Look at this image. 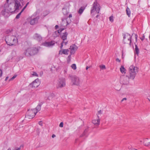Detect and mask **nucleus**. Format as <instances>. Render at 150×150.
<instances>
[{
  "mask_svg": "<svg viewBox=\"0 0 150 150\" xmlns=\"http://www.w3.org/2000/svg\"><path fill=\"white\" fill-rule=\"evenodd\" d=\"M69 51V50L68 49L64 50H60L59 52V54H68V52Z\"/></svg>",
  "mask_w": 150,
  "mask_h": 150,
  "instance_id": "19",
  "label": "nucleus"
},
{
  "mask_svg": "<svg viewBox=\"0 0 150 150\" xmlns=\"http://www.w3.org/2000/svg\"><path fill=\"white\" fill-rule=\"evenodd\" d=\"M58 27H59V26L57 25H56L55 26V28L56 29H57Z\"/></svg>",
  "mask_w": 150,
  "mask_h": 150,
  "instance_id": "50",
  "label": "nucleus"
},
{
  "mask_svg": "<svg viewBox=\"0 0 150 150\" xmlns=\"http://www.w3.org/2000/svg\"><path fill=\"white\" fill-rule=\"evenodd\" d=\"M67 43V41H65V40H63L62 42L61 43V47H62L64 46V45L66 46V45Z\"/></svg>",
  "mask_w": 150,
  "mask_h": 150,
  "instance_id": "31",
  "label": "nucleus"
},
{
  "mask_svg": "<svg viewBox=\"0 0 150 150\" xmlns=\"http://www.w3.org/2000/svg\"><path fill=\"white\" fill-rule=\"evenodd\" d=\"M21 146L19 148H13L11 149V148H8L7 150H20L21 149Z\"/></svg>",
  "mask_w": 150,
  "mask_h": 150,
  "instance_id": "30",
  "label": "nucleus"
},
{
  "mask_svg": "<svg viewBox=\"0 0 150 150\" xmlns=\"http://www.w3.org/2000/svg\"><path fill=\"white\" fill-rule=\"evenodd\" d=\"M69 18H70L71 17H72V15L71 14H70L69 15Z\"/></svg>",
  "mask_w": 150,
  "mask_h": 150,
  "instance_id": "52",
  "label": "nucleus"
},
{
  "mask_svg": "<svg viewBox=\"0 0 150 150\" xmlns=\"http://www.w3.org/2000/svg\"><path fill=\"white\" fill-rule=\"evenodd\" d=\"M100 119L98 118L97 120H93L92 121V123L96 126H98L100 124Z\"/></svg>",
  "mask_w": 150,
  "mask_h": 150,
  "instance_id": "18",
  "label": "nucleus"
},
{
  "mask_svg": "<svg viewBox=\"0 0 150 150\" xmlns=\"http://www.w3.org/2000/svg\"><path fill=\"white\" fill-rule=\"evenodd\" d=\"M40 84L39 79H37L35 80L30 85L32 88H37Z\"/></svg>",
  "mask_w": 150,
  "mask_h": 150,
  "instance_id": "12",
  "label": "nucleus"
},
{
  "mask_svg": "<svg viewBox=\"0 0 150 150\" xmlns=\"http://www.w3.org/2000/svg\"><path fill=\"white\" fill-rule=\"evenodd\" d=\"M148 99L150 101V99H149V98H148Z\"/></svg>",
  "mask_w": 150,
  "mask_h": 150,
  "instance_id": "63",
  "label": "nucleus"
},
{
  "mask_svg": "<svg viewBox=\"0 0 150 150\" xmlns=\"http://www.w3.org/2000/svg\"><path fill=\"white\" fill-rule=\"evenodd\" d=\"M127 100V98H124L121 100V102H122L124 100Z\"/></svg>",
  "mask_w": 150,
  "mask_h": 150,
  "instance_id": "45",
  "label": "nucleus"
},
{
  "mask_svg": "<svg viewBox=\"0 0 150 150\" xmlns=\"http://www.w3.org/2000/svg\"><path fill=\"white\" fill-rule=\"evenodd\" d=\"M11 32V30H8L6 31V33L9 34Z\"/></svg>",
  "mask_w": 150,
  "mask_h": 150,
  "instance_id": "38",
  "label": "nucleus"
},
{
  "mask_svg": "<svg viewBox=\"0 0 150 150\" xmlns=\"http://www.w3.org/2000/svg\"><path fill=\"white\" fill-rule=\"evenodd\" d=\"M29 2H28V3L26 4V5H26V6H28V5L29 4Z\"/></svg>",
  "mask_w": 150,
  "mask_h": 150,
  "instance_id": "57",
  "label": "nucleus"
},
{
  "mask_svg": "<svg viewBox=\"0 0 150 150\" xmlns=\"http://www.w3.org/2000/svg\"><path fill=\"white\" fill-rule=\"evenodd\" d=\"M77 47H72L71 49L70 53L71 54H73L74 53L75 50H76Z\"/></svg>",
  "mask_w": 150,
  "mask_h": 150,
  "instance_id": "22",
  "label": "nucleus"
},
{
  "mask_svg": "<svg viewBox=\"0 0 150 150\" xmlns=\"http://www.w3.org/2000/svg\"><path fill=\"white\" fill-rule=\"evenodd\" d=\"M56 137V135L54 134H53L52 135V137L53 138H54V137Z\"/></svg>",
  "mask_w": 150,
  "mask_h": 150,
  "instance_id": "51",
  "label": "nucleus"
},
{
  "mask_svg": "<svg viewBox=\"0 0 150 150\" xmlns=\"http://www.w3.org/2000/svg\"><path fill=\"white\" fill-rule=\"evenodd\" d=\"M84 9H82V7L80 8L78 11L79 13L80 14H81L83 13Z\"/></svg>",
  "mask_w": 150,
  "mask_h": 150,
  "instance_id": "34",
  "label": "nucleus"
},
{
  "mask_svg": "<svg viewBox=\"0 0 150 150\" xmlns=\"http://www.w3.org/2000/svg\"><path fill=\"white\" fill-rule=\"evenodd\" d=\"M71 67L74 70H75L76 68V66L75 64H72L71 66Z\"/></svg>",
  "mask_w": 150,
  "mask_h": 150,
  "instance_id": "33",
  "label": "nucleus"
},
{
  "mask_svg": "<svg viewBox=\"0 0 150 150\" xmlns=\"http://www.w3.org/2000/svg\"><path fill=\"white\" fill-rule=\"evenodd\" d=\"M68 33L67 32H65L64 33H63L61 35L62 38L63 40H65L67 39V36Z\"/></svg>",
  "mask_w": 150,
  "mask_h": 150,
  "instance_id": "20",
  "label": "nucleus"
},
{
  "mask_svg": "<svg viewBox=\"0 0 150 150\" xmlns=\"http://www.w3.org/2000/svg\"><path fill=\"white\" fill-rule=\"evenodd\" d=\"M71 56V55H69V56H68V57H70Z\"/></svg>",
  "mask_w": 150,
  "mask_h": 150,
  "instance_id": "62",
  "label": "nucleus"
},
{
  "mask_svg": "<svg viewBox=\"0 0 150 150\" xmlns=\"http://www.w3.org/2000/svg\"><path fill=\"white\" fill-rule=\"evenodd\" d=\"M100 9V6L96 1H95L93 5V6L91 8V13H98Z\"/></svg>",
  "mask_w": 150,
  "mask_h": 150,
  "instance_id": "5",
  "label": "nucleus"
},
{
  "mask_svg": "<svg viewBox=\"0 0 150 150\" xmlns=\"http://www.w3.org/2000/svg\"><path fill=\"white\" fill-rule=\"evenodd\" d=\"M129 150H137L135 149H130Z\"/></svg>",
  "mask_w": 150,
  "mask_h": 150,
  "instance_id": "55",
  "label": "nucleus"
},
{
  "mask_svg": "<svg viewBox=\"0 0 150 150\" xmlns=\"http://www.w3.org/2000/svg\"><path fill=\"white\" fill-rule=\"evenodd\" d=\"M110 21L111 22H112L113 21V17L112 16H110L109 18Z\"/></svg>",
  "mask_w": 150,
  "mask_h": 150,
  "instance_id": "36",
  "label": "nucleus"
},
{
  "mask_svg": "<svg viewBox=\"0 0 150 150\" xmlns=\"http://www.w3.org/2000/svg\"><path fill=\"white\" fill-rule=\"evenodd\" d=\"M126 11L127 15L128 16V17H129L131 14V12L130 9L128 7H127L126 9Z\"/></svg>",
  "mask_w": 150,
  "mask_h": 150,
  "instance_id": "23",
  "label": "nucleus"
},
{
  "mask_svg": "<svg viewBox=\"0 0 150 150\" xmlns=\"http://www.w3.org/2000/svg\"><path fill=\"white\" fill-rule=\"evenodd\" d=\"M5 40L8 45L12 46L15 45V44L17 43L18 39L15 36L8 35L6 37Z\"/></svg>",
  "mask_w": 150,
  "mask_h": 150,
  "instance_id": "1",
  "label": "nucleus"
},
{
  "mask_svg": "<svg viewBox=\"0 0 150 150\" xmlns=\"http://www.w3.org/2000/svg\"><path fill=\"white\" fill-rule=\"evenodd\" d=\"M89 68V67H88V66L86 67V70H87Z\"/></svg>",
  "mask_w": 150,
  "mask_h": 150,
  "instance_id": "54",
  "label": "nucleus"
},
{
  "mask_svg": "<svg viewBox=\"0 0 150 150\" xmlns=\"http://www.w3.org/2000/svg\"><path fill=\"white\" fill-rule=\"evenodd\" d=\"M147 139H148L147 138H146L144 139V145L146 146H148L150 144L149 142H147Z\"/></svg>",
  "mask_w": 150,
  "mask_h": 150,
  "instance_id": "25",
  "label": "nucleus"
},
{
  "mask_svg": "<svg viewBox=\"0 0 150 150\" xmlns=\"http://www.w3.org/2000/svg\"><path fill=\"white\" fill-rule=\"evenodd\" d=\"M135 40H136V41H137V35H136V34H135Z\"/></svg>",
  "mask_w": 150,
  "mask_h": 150,
  "instance_id": "49",
  "label": "nucleus"
},
{
  "mask_svg": "<svg viewBox=\"0 0 150 150\" xmlns=\"http://www.w3.org/2000/svg\"><path fill=\"white\" fill-rule=\"evenodd\" d=\"M35 110V109L28 110L26 113L25 117L28 119H32L34 117L36 114L34 112Z\"/></svg>",
  "mask_w": 150,
  "mask_h": 150,
  "instance_id": "7",
  "label": "nucleus"
},
{
  "mask_svg": "<svg viewBox=\"0 0 150 150\" xmlns=\"http://www.w3.org/2000/svg\"><path fill=\"white\" fill-rule=\"evenodd\" d=\"M130 79H131L128 76H123L121 78L120 82L124 85H127L129 83Z\"/></svg>",
  "mask_w": 150,
  "mask_h": 150,
  "instance_id": "9",
  "label": "nucleus"
},
{
  "mask_svg": "<svg viewBox=\"0 0 150 150\" xmlns=\"http://www.w3.org/2000/svg\"><path fill=\"white\" fill-rule=\"evenodd\" d=\"M32 75L34 76H38V75L37 74L36 72H33V73L32 74Z\"/></svg>",
  "mask_w": 150,
  "mask_h": 150,
  "instance_id": "37",
  "label": "nucleus"
},
{
  "mask_svg": "<svg viewBox=\"0 0 150 150\" xmlns=\"http://www.w3.org/2000/svg\"><path fill=\"white\" fill-rule=\"evenodd\" d=\"M38 51V50L37 47H28L25 53V55L28 57L35 54Z\"/></svg>",
  "mask_w": 150,
  "mask_h": 150,
  "instance_id": "3",
  "label": "nucleus"
},
{
  "mask_svg": "<svg viewBox=\"0 0 150 150\" xmlns=\"http://www.w3.org/2000/svg\"><path fill=\"white\" fill-rule=\"evenodd\" d=\"M2 74V71L1 69H0V77H1Z\"/></svg>",
  "mask_w": 150,
  "mask_h": 150,
  "instance_id": "42",
  "label": "nucleus"
},
{
  "mask_svg": "<svg viewBox=\"0 0 150 150\" xmlns=\"http://www.w3.org/2000/svg\"><path fill=\"white\" fill-rule=\"evenodd\" d=\"M120 70L121 73H123L125 72V69L124 68L123 66H121Z\"/></svg>",
  "mask_w": 150,
  "mask_h": 150,
  "instance_id": "26",
  "label": "nucleus"
},
{
  "mask_svg": "<svg viewBox=\"0 0 150 150\" xmlns=\"http://www.w3.org/2000/svg\"><path fill=\"white\" fill-rule=\"evenodd\" d=\"M138 71L139 69L137 67L134 66L133 65H131L129 67L128 69L129 78L133 80Z\"/></svg>",
  "mask_w": 150,
  "mask_h": 150,
  "instance_id": "2",
  "label": "nucleus"
},
{
  "mask_svg": "<svg viewBox=\"0 0 150 150\" xmlns=\"http://www.w3.org/2000/svg\"><path fill=\"white\" fill-rule=\"evenodd\" d=\"M116 61H117V62H120V60L118 58H117L116 59Z\"/></svg>",
  "mask_w": 150,
  "mask_h": 150,
  "instance_id": "47",
  "label": "nucleus"
},
{
  "mask_svg": "<svg viewBox=\"0 0 150 150\" xmlns=\"http://www.w3.org/2000/svg\"><path fill=\"white\" fill-rule=\"evenodd\" d=\"M88 131V129L87 128L85 129L84 131L83 132L82 134V136H86V134Z\"/></svg>",
  "mask_w": 150,
  "mask_h": 150,
  "instance_id": "29",
  "label": "nucleus"
},
{
  "mask_svg": "<svg viewBox=\"0 0 150 150\" xmlns=\"http://www.w3.org/2000/svg\"><path fill=\"white\" fill-rule=\"evenodd\" d=\"M22 12L21 11L20 13H19L18 14H17L16 15V18L17 19H18L20 18V17L21 16V13H22Z\"/></svg>",
  "mask_w": 150,
  "mask_h": 150,
  "instance_id": "35",
  "label": "nucleus"
},
{
  "mask_svg": "<svg viewBox=\"0 0 150 150\" xmlns=\"http://www.w3.org/2000/svg\"><path fill=\"white\" fill-rule=\"evenodd\" d=\"M16 76L15 75L13 77H12V78L10 80H13L14 79Z\"/></svg>",
  "mask_w": 150,
  "mask_h": 150,
  "instance_id": "43",
  "label": "nucleus"
},
{
  "mask_svg": "<svg viewBox=\"0 0 150 150\" xmlns=\"http://www.w3.org/2000/svg\"><path fill=\"white\" fill-rule=\"evenodd\" d=\"M2 15L4 16L5 17H8L10 15L11 12L8 10H7V8L4 6V8L1 12Z\"/></svg>",
  "mask_w": 150,
  "mask_h": 150,
  "instance_id": "13",
  "label": "nucleus"
},
{
  "mask_svg": "<svg viewBox=\"0 0 150 150\" xmlns=\"http://www.w3.org/2000/svg\"><path fill=\"white\" fill-rule=\"evenodd\" d=\"M27 6L26 5L25 6L23 7V8L22 9L21 11L23 12L24 10H25V9L27 7Z\"/></svg>",
  "mask_w": 150,
  "mask_h": 150,
  "instance_id": "44",
  "label": "nucleus"
},
{
  "mask_svg": "<svg viewBox=\"0 0 150 150\" xmlns=\"http://www.w3.org/2000/svg\"><path fill=\"white\" fill-rule=\"evenodd\" d=\"M8 1L9 0H6L7 3L5 5V6L7 8V10H8L11 13L17 11L19 10L20 8L18 9H16V8L15 7V2L14 1L13 2V4L10 3V4H8Z\"/></svg>",
  "mask_w": 150,
  "mask_h": 150,
  "instance_id": "4",
  "label": "nucleus"
},
{
  "mask_svg": "<svg viewBox=\"0 0 150 150\" xmlns=\"http://www.w3.org/2000/svg\"><path fill=\"white\" fill-rule=\"evenodd\" d=\"M71 82L74 85L79 86L81 83L79 78L76 76L72 77L71 79Z\"/></svg>",
  "mask_w": 150,
  "mask_h": 150,
  "instance_id": "10",
  "label": "nucleus"
},
{
  "mask_svg": "<svg viewBox=\"0 0 150 150\" xmlns=\"http://www.w3.org/2000/svg\"><path fill=\"white\" fill-rule=\"evenodd\" d=\"M37 130H38V131H39V130H40V129H39L38 128V129H37Z\"/></svg>",
  "mask_w": 150,
  "mask_h": 150,
  "instance_id": "61",
  "label": "nucleus"
},
{
  "mask_svg": "<svg viewBox=\"0 0 150 150\" xmlns=\"http://www.w3.org/2000/svg\"><path fill=\"white\" fill-rule=\"evenodd\" d=\"M139 52V49L138 47H135V50H134V54L135 55L137 54V56H138Z\"/></svg>",
  "mask_w": 150,
  "mask_h": 150,
  "instance_id": "24",
  "label": "nucleus"
},
{
  "mask_svg": "<svg viewBox=\"0 0 150 150\" xmlns=\"http://www.w3.org/2000/svg\"><path fill=\"white\" fill-rule=\"evenodd\" d=\"M39 18V16H37L35 18L31 19L30 21V23L31 25H33L37 23Z\"/></svg>",
  "mask_w": 150,
  "mask_h": 150,
  "instance_id": "16",
  "label": "nucleus"
},
{
  "mask_svg": "<svg viewBox=\"0 0 150 150\" xmlns=\"http://www.w3.org/2000/svg\"><path fill=\"white\" fill-rule=\"evenodd\" d=\"M149 40H150V34H149Z\"/></svg>",
  "mask_w": 150,
  "mask_h": 150,
  "instance_id": "60",
  "label": "nucleus"
},
{
  "mask_svg": "<svg viewBox=\"0 0 150 150\" xmlns=\"http://www.w3.org/2000/svg\"><path fill=\"white\" fill-rule=\"evenodd\" d=\"M34 39L39 42L41 41L42 39V38L40 35V34L36 33L33 36Z\"/></svg>",
  "mask_w": 150,
  "mask_h": 150,
  "instance_id": "15",
  "label": "nucleus"
},
{
  "mask_svg": "<svg viewBox=\"0 0 150 150\" xmlns=\"http://www.w3.org/2000/svg\"><path fill=\"white\" fill-rule=\"evenodd\" d=\"M55 44L54 41H52L50 42H43L42 45L45 46H53Z\"/></svg>",
  "mask_w": 150,
  "mask_h": 150,
  "instance_id": "14",
  "label": "nucleus"
},
{
  "mask_svg": "<svg viewBox=\"0 0 150 150\" xmlns=\"http://www.w3.org/2000/svg\"><path fill=\"white\" fill-rule=\"evenodd\" d=\"M100 68L102 70L105 69H106L105 66L104 65H101L99 66Z\"/></svg>",
  "mask_w": 150,
  "mask_h": 150,
  "instance_id": "32",
  "label": "nucleus"
},
{
  "mask_svg": "<svg viewBox=\"0 0 150 150\" xmlns=\"http://www.w3.org/2000/svg\"><path fill=\"white\" fill-rule=\"evenodd\" d=\"M102 114V112L101 110H100L99 111H98V113L97 114L98 118H100V116Z\"/></svg>",
  "mask_w": 150,
  "mask_h": 150,
  "instance_id": "28",
  "label": "nucleus"
},
{
  "mask_svg": "<svg viewBox=\"0 0 150 150\" xmlns=\"http://www.w3.org/2000/svg\"><path fill=\"white\" fill-rule=\"evenodd\" d=\"M43 102H42L39 103L38 105L37 106L35 109H35V112H34L36 114L41 110V106L43 104Z\"/></svg>",
  "mask_w": 150,
  "mask_h": 150,
  "instance_id": "17",
  "label": "nucleus"
},
{
  "mask_svg": "<svg viewBox=\"0 0 150 150\" xmlns=\"http://www.w3.org/2000/svg\"><path fill=\"white\" fill-rule=\"evenodd\" d=\"M131 35L128 33L125 34L123 37V42L124 44H129L130 46L133 47L134 45L133 44L131 45Z\"/></svg>",
  "mask_w": 150,
  "mask_h": 150,
  "instance_id": "6",
  "label": "nucleus"
},
{
  "mask_svg": "<svg viewBox=\"0 0 150 150\" xmlns=\"http://www.w3.org/2000/svg\"><path fill=\"white\" fill-rule=\"evenodd\" d=\"M67 71V68H65L64 69L63 73L64 74V77H66V76Z\"/></svg>",
  "mask_w": 150,
  "mask_h": 150,
  "instance_id": "27",
  "label": "nucleus"
},
{
  "mask_svg": "<svg viewBox=\"0 0 150 150\" xmlns=\"http://www.w3.org/2000/svg\"><path fill=\"white\" fill-rule=\"evenodd\" d=\"M134 44L135 45V47H137V45L135 43H134Z\"/></svg>",
  "mask_w": 150,
  "mask_h": 150,
  "instance_id": "56",
  "label": "nucleus"
},
{
  "mask_svg": "<svg viewBox=\"0 0 150 150\" xmlns=\"http://www.w3.org/2000/svg\"><path fill=\"white\" fill-rule=\"evenodd\" d=\"M64 29H61V30H58V33H61L62 30H63Z\"/></svg>",
  "mask_w": 150,
  "mask_h": 150,
  "instance_id": "46",
  "label": "nucleus"
},
{
  "mask_svg": "<svg viewBox=\"0 0 150 150\" xmlns=\"http://www.w3.org/2000/svg\"><path fill=\"white\" fill-rule=\"evenodd\" d=\"M66 85V81L64 78H62L59 79L57 84L58 88H62Z\"/></svg>",
  "mask_w": 150,
  "mask_h": 150,
  "instance_id": "8",
  "label": "nucleus"
},
{
  "mask_svg": "<svg viewBox=\"0 0 150 150\" xmlns=\"http://www.w3.org/2000/svg\"><path fill=\"white\" fill-rule=\"evenodd\" d=\"M24 0H14L15 2V7L16 9H18L22 7L21 3H22Z\"/></svg>",
  "mask_w": 150,
  "mask_h": 150,
  "instance_id": "11",
  "label": "nucleus"
},
{
  "mask_svg": "<svg viewBox=\"0 0 150 150\" xmlns=\"http://www.w3.org/2000/svg\"><path fill=\"white\" fill-rule=\"evenodd\" d=\"M62 12L64 15H67L69 13L68 11L67 10V9L65 8H62Z\"/></svg>",
  "mask_w": 150,
  "mask_h": 150,
  "instance_id": "21",
  "label": "nucleus"
},
{
  "mask_svg": "<svg viewBox=\"0 0 150 150\" xmlns=\"http://www.w3.org/2000/svg\"><path fill=\"white\" fill-rule=\"evenodd\" d=\"M76 46L75 44H73L72 45H71L70 47H76Z\"/></svg>",
  "mask_w": 150,
  "mask_h": 150,
  "instance_id": "48",
  "label": "nucleus"
},
{
  "mask_svg": "<svg viewBox=\"0 0 150 150\" xmlns=\"http://www.w3.org/2000/svg\"><path fill=\"white\" fill-rule=\"evenodd\" d=\"M140 142L141 143H142V140H140Z\"/></svg>",
  "mask_w": 150,
  "mask_h": 150,
  "instance_id": "59",
  "label": "nucleus"
},
{
  "mask_svg": "<svg viewBox=\"0 0 150 150\" xmlns=\"http://www.w3.org/2000/svg\"><path fill=\"white\" fill-rule=\"evenodd\" d=\"M60 127H63V122H61L59 125Z\"/></svg>",
  "mask_w": 150,
  "mask_h": 150,
  "instance_id": "39",
  "label": "nucleus"
},
{
  "mask_svg": "<svg viewBox=\"0 0 150 150\" xmlns=\"http://www.w3.org/2000/svg\"><path fill=\"white\" fill-rule=\"evenodd\" d=\"M41 126H42V121H40L39 122V123H38Z\"/></svg>",
  "mask_w": 150,
  "mask_h": 150,
  "instance_id": "41",
  "label": "nucleus"
},
{
  "mask_svg": "<svg viewBox=\"0 0 150 150\" xmlns=\"http://www.w3.org/2000/svg\"><path fill=\"white\" fill-rule=\"evenodd\" d=\"M1 51V50L0 49V52Z\"/></svg>",
  "mask_w": 150,
  "mask_h": 150,
  "instance_id": "64",
  "label": "nucleus"
},
{
  "mask_svg": "<svg viewBox=\"0 0 150 150\" xmlns=\"http://www.w3.org/2000/svg\"><path fill=\"white\" fill-rule=\"evenodd\" d=\"M144 38V35H143L142 37H140V39L142 41H143Z\"/></svg>",
  "mask_w": 150,
  "mask_h": 150,
  "instance_id": "40",
  "label": "nucleus"
},
{
  "mask_svg": "<svg viewBox=\"0 0 150 150\" xmlns=\"http://www.w3.org/2000/svg\"><path fill=\"white\" fill-rule=\"evenodd\" d=\"M8 76L6 77L5 79V81H6L8 79Z\"/></svg>",
  "mask_w": 150,
  "mask_h": 150,
  "instance_id": "53",
  "label": "nucleus"
},
{
  "mask_svg": "<svg viewBox=\"0 0 150 150\" xmlns=\"http://www.w3.org/2000/svg\"><path fill=\"white\" fill-rule=\"evenodd\" d=\"M99 16V15H97L96 16V17L97 18Z\"/></svg>",
  "mask_w": 150,
  "mask_h": 150,
  "instance_id": "58",
  "label": "nucleus"
}]
</instances>
